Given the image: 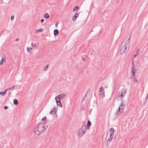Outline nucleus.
<instances>
[{"label":"nucleus","instance_id":"nucleus-1","mask_svg":"<svg viewBox=\"0 0 148 148\" xmlns=\"http://www.w3.org/2000/svg\"><path fill=\"white\" fill-rule=\"evenodd\" d=\"M47 128V126L45 125V123H40L34 129V133L35 134L38 135L41 133L44 132Z\"/></svg>","mask_w":148,"mask_h":148},{"label":"nucleus","instance_id":"nucleus-2","mask_svg":"<svg viewBox=\"0 0 148 148\" xmlns=\"http://www.w3.org/2000/svg\"><path fill=\"white\" fill-rule=\"evenodd\" d=\"M86 126L82 125L78 131V134L79 137H82L86 131Z\"/></svg>","mask_w":148,"mask_h":148},{"label":"nucleus","instance_id":"nucleus-3","mask_svg":"<svg viewBox=\"0 0 148 148\" xmlns=\"http://www.w3.org/2000/svg\"><path fill=\"white\" fill-rule=\"evenodd\" d=\"M127 92V91L126 89H122L120 91L118 95V97L121 98V100H123L122 98L125 96Z\"/></svg>","mask_w":148,"mask_h":148},{"label":"nucleus","instance_id":"nucleus-4","mask_svg":"<svg viewBox=\"0 0 148 148\" xmlns=\"http://www.w3.org/2000/svg\"><path fill=\"white\" fill-rule=\"evenodd\" d=\"M66 96V94L64 93L60 94L57 96H56L55 97V99L56 100H57V99H58L61 100L62 99L64 98Z\"/></svg>","mask_w":148,"mask_h":148},{"label":"nucleus","instance_id":"nucleus-5","mask_svg":"<svg viewBox=\"0 0 148 148\" xmlns=\"http://www.w3.org/2000/svg\"><path fill=\"white\" fill-rule=\"evenodd\" d=\"M127 46L126 45H123L121 48L120 52V54L122 55L126 51Z\"/></svg>","mask_w":148,"mask_h":148},{"label":"nucleus","instance_id":"nucleus-6","mask_svg":"<svg viewBox=\"0 0 148 148\" xmlns=\"http://www.w3.org/2000/svg\"><path fill=\"white\" fill-rule=\"evenodd\" d=\"M1 60L0 62V65H2L3 63L5 62L6 61V56L4 54H2V56L1 57Z\"/></svg>","mask_w":148,"mask_h":148},{"label":"nucleus","instance_id":"nucleus-7","mask_svg":"<svg viewBox=\"0 0 148 148\" xmlns=\"http://www.w3.org/2000/svg\"><path fill=\"white\" fill-rule=\"evenodd\" d=\"M57 105L58 106H60L61 107H62V105L60 102V99H57V100H56Z\"/></svg>","mask_w":148,"mask_h":148},{"label":"nucleus","instance_id":"nucleus-8","mask_svg":"<svg viewBox=\"0 0 148 148\" xmlns=\"http://www.w3.org/2000/svg\"><path fill=\"white\" fill-rule=\"evenodd\" d=\"M100 92L99 94L100 95H102L104 93V89L103 87H101L99 89Z\"/></svg>","mask_w":148,"mask_h":148},{"label":"nucleus","instance_id":"nucleus-9","mask_svg":"<svg viewBox=\"0 0 148 148\" xmlns=\"http://www.w3.org/2000/svg\"><path fill=\"white\" fill-rule=\"evenodd\" d=\"M17 87L16 86H13L12 87L9 88L7 89L8 90H14L17 89Z\"/></svg>","mask_w":148,"mask_h":148},{"label":"nucleus","instance_id":"nucleus-10","mask_svg":"<svg viewBox=\"0 0 148 148\" xmlns=\"http://www.w3.org/2000/svg\"><path fill=\"white\" fill-rule=\"evenodd\" d=\"M78 14L76 13V12L75 13V15L73 16L72 18V20L73 21H74L78 17V16H77V15H78Z\"/></svg>","mask_w":148,"mask_h":148},{"label":"nucleus","instance_id":"nucleus-11","mask_svg":"<svg viewBox=\"0 0 148 148\" xmlns=\"http://www.w3.org/2000/svg\"><path fill=\"white\" fill-rule=\"evenodd\" d=\"M125 106H120L118 109L117 110V112H120V110H121V109L122 110H123L124 109V108H125Z\"/></svg>","mask_w":148,"mask_h":148},{"label":"nucleus","instance_id":"nucleus-12","mask_svg":"<svg viewBox=\"0 0 148 148\" xmlns=\"http://www.w3.org/2000/svg\"><path fill=\"white\" fill-rule=\"evenodd\" d=\"M91 123L90 121H88L87 122V126L86 127V129H88L89 127L91 125Z\"/></svg>","mask_w":148,"mask_h":148},{"label":"nucleus","instance_id":"nucleus-13","mask_svg":"<svg viewBox=\"0 0 148 148\" xmlns=\"http://www.w3.org/2000/svg\"><path fill=\"white\" fill-rule=\"evenodd\" d=\"M131 37L130 36L129 38H128L127 40H126L125 43V44L124 45H126L127 46V45L129 44V41Z\"/></svg>","mask_w":148,"mask_h":148},{"label":"nucleus","instance_id":"nucleus-14","mask_svg":"<svg viewBox=\"0 0 148 148\" xmlns=\"http://www.w3.org/2000/svg\"><path fill=\"white\" fill-rule=\"evenodd\" d=\"M59 34V31L57 29H55L54 31V35L56 36L57 35Z\"/></svg>","mask_w":148,"mask_h":148},{"label":"nucleus","instance_id":"nucleus-15","mask_svg":"<svg viewBox=\"0 0 148 148\" xmlns=\"http://www.w3.org/2000/svg\"><path fill=\"white\" fill-rule=\"evenodd\" d=\"M39 44L38 43H36L34 45V47L35 49H38Z\"/></svg>","mask_w":148,"mask_h":148},{"label":"nucleus","instance_id":"nucleus-16","mask_svg":"<svg viewBox=\"0 0 148 148\" xmlns=\"http://www.w3.org/2000/svg\"><path fill=\"white\" fill-rule=\"evenodd\" d=\"M14 104L15 105H17L18 104V101L16 99H14L13 100Z\"/></svg>","mask_w":148,"mask_h":148},{"label":"nucleus","instance_id":"nucleus-17","mask_svg":"<svg viewBox=\"0 0 148 148\" xmlns=\"http://www.w3.org/2000/svg\"><path fill=\"white\" fill-rule=\"evenodd\" d=\"M44 17L46 18H49V14L47 13H45L43 16Z\"/></svg>","mask_w":148,"mask_h":148},{"label":"nucleus","instance_id":"nucleus-18","mask_svg":"<svg viewBox=\"0 0 148 148\" xmlns=\"http://www.w3.org/2000/svg\"><path fill=\"white\" fill-rule=\"evenodd\" d=\"M8 90V89H6L3 92H2V91H1L0 92V94L1 95H2L4 96L6 92Z\"/></svg>","mask_w":148,"mask_h":148},{"label":"nucleus","instance_id":"nucleus-19","mask_svg":"<svg viewBox=\"0 0 148 148\" xmlns=\"http://www.w3.org/2000/svg\"><path fill=\"white\" fill-rule=\"evenodd\" d=\"M140 49H138L137 50L136 53L134 56V58L138 56L139 55V51H140Z\"/></svg>","mask_w":148,"mask_h":148},{"label":"nucleus","instance_id":"nucleus-20","mask_svg":"<svg viewBox=\"0 0 148 148\" xmlns=\"http://www.w3.org/2000/svg\"><path fill=\"white\" fill-rule=\"evenodd\" d=\"M58 109V107H54L53 108V111L54 112L53 114H55V113H56Z\"/></svg>","mask_w":148,"mask_h":148},{"label":"nucleus","instance_id":"nucleus-21","mask_svg":"<svg viewBox=\"0 0 148 148\" xmlns=\"http://www.w3.org/2000/svg\"><path fill=\"white\" fill-rule=\"evenodd\" d=\"M49 65H47L46 66L44 67L43 69V71H46L49 67Z\"/></svg>","mask_w":148,"mask_h":148},{"label":"nucleus","instance_id":"nucleus-22","mask_svg":"<svg viewBox=\"0 0 148 148\" xmlns=\"http://www.w3.org/2000/svg\"><path fill=\"white\" fill-rule=\"evenodd\" d=\"M79 8V7L78 6H77L73 9V11H74L76 10H77Z\"/></svg>","mask_w":148,"mask_h":148},{"label":"nucleus","instance_id":"nucleus-23","mask_svg":"<svg viewBox=\"0 0 148 148\" xmlns=\"http://www.w3.org/2000/svg\"><path fill=\"white\" fill-rule=\"evenodd\" d=\"M32 49V48H29V47L27 48V51L29 53H30L31 52Z\"/></svg>","mask_w":148,"mask_h":148},{"label":"nucleus","instance_id":"nucleus-24","mask_svg":"<svg viewBox=\"0 0 148 148\" xmlns=\"http://www.w3.org/2000/svg\"><path fill=\"white\" fill-rule=\"evenodd\" d=\"M114 134L113 133H111L110 134V138L113 139L114 136Z\"/></svg>","mask_w":148,"mask_h":148},{"label":"nucleus","instance_id":"nucleus-25","mask_svg":"<svg viewBox=\"0 0 148 148\" xmlns=\"http://www.w3.org/2000/svg\"><path fill=\"white\" fill-rule=\"evenodd\" d=\"M132 79L133 81L134 82H136V83L137 82V80L135 76L134 77L132 78Z\"/></svg>","mask_w":148,"mask_h":148},{"label":"nucleus","instance_id":"nucleus-26","mask_svg":"<svg viewBox=\"0 0 148 148\" xmlns=\"http://www.w3.org/2000/svg\"><path fill=\"white\" fill-rule=\"evenodd\" d=\"M126 105V103L123 101V100L122 102H121V106H125Z\"/></svg>","mask_w":148,"mask_h":148},{"label":"nucleus","instance_id":"nucleus-27","mask_svg":"<svg viewBox=\"0 0 148 148\" xmlns=\"http://www.w3.org/2000/svg\"><path fill=\"white\" fill-rule=\"evenodd\" d=\"M110 131L112 133H113L114 131V130L113 128H112L110 129Z\"/></svg>","mask_w":148,"mask_h":148},{"label":"nucleus","instance_id":"nucleus-28","mask_svg":"<svg viewBox=\"0 0 148 148\" xmlns=\"http://www.w3.org/2000/svg\"><path fill=\"white\" fill-rule=\"evenodd\" d=\"M109 141H108V140H107L106 142V145L107 146H108L110 145V143H109Z\"/></svg>","mask_w":148,"mask_h":148},{"label":"nucleus","instance_id":"nucleus-29","mask_svg":"<svg viewBox=\"0 0 148 148\" xmlns=\"http://www.w3.org/2000/svg\"><path fill=\"white\" fill-rule=\"evenodd\" d=\"M135 71L134 70H133V71H132V72L133 73V77H134L135 76V71Z\"/></svg>","mask_w":148,"mask_h":148},{"label":"nucleus","instance_id":"nucleus-30","mask_svg":"<svg viewBox=\"0 0 148 148\" xmlns=\"http://www.w3.org/2000/svg\"><path fill=\"white\" fill-rule=\"evenodd\" d=\"M46 117L45 116L42 118V120L43 121H45L46 120Z\"/></svg>","mask_w":148,"mask_h":148},{"label":"nucleus","instance_id":"nucleus-31","mask_svg":"<svg viewBox=\"0 0 148 148\" xmlns=\"http://www.w3.org/2000/svg\"><path fill=\"white\" fill-rule=\"evenodd\" d=\"M112 138H110L109 139H108L107 140L108 141L110 142L112 141Z\"/></svg>","mask_w":148,"mask_h":148},{"label":"nucleus","instance_id":"nucleus-32","mask_svg":"<svg viewBox=\"0 0 148 148\" xmlns=\"http://www.w3.org/2000/svg\"><path fill=\"white\" fill-rule=\"evenodd\" d=\"M134 70L136 71L135 66H132V71Z\"/></svg>","mask_w":148,"mask_h":148},{"label":"nucleus","instance_id":"nucleus-33","mask_svg":"<svg viewBox=\"0 0 148 148\" xmlns=\"http://www.w3.org/2000/svg\"><path fill=\"white\" fill-rule=\"evenodd\" d=\"M14 18V16L13 15H12L11 17V20H13Z\"/></svg>","mask_w":148,"mask_h":148},{"label":"nucleus","instance_id":"nucleus-34","mask_svg":"<svg viewBox=\"0 0 148 148\" xmlns=\"http://www.w3.org/2000/svg\"><path fill=\"white\" fill-rule=\"evenodd\" d=\"M53 111L52 110H51L49 112L50 114H51V115H53Z\"/></svg>","mask_w":148,"mask_h":148},{"label":"nucleus","instance_id":"nucleus-35","mask_svg":"<svg viewBox=\"0 0 148 148\" xmlns=\"http://www.w3.org/2000/svg\"><path fill=\"white\" fill-rule=\"evenodd\" d=\"M42 29H40L38 30V31L39 32H42Z\"/></svg>","mask_w":148,"mask_h":148},{"label":"nucleus","instance_id":"nucleus-36","mask_svg":"<svg viewBox=\"0 0 148 148\" xmlns=\"http://www.w3.org/2000/svg\"><path fill=\"white\" fill-rule=\"evenodd\" d=\"M4 108L5 110H6L8 108V107L7 106H5L4 107Z\"/></svg>","mask_w":148,"mask_h":148},{"label":"nucleus","instance_id":"nucleus-37","mask_svg":"<svg viewBox=\"0 0 148 148\" xmlns=\"http://www.w3.org/2000/svg\"><path fill=\"white\" fill-rule=\"evenodd\" d=\"M132 66H134V64L133 61H132Z\"/></svg>","mask_w":148,"mask_h":148},{"label":"nucleus","instance_id":"nucleus-38","mask_svg":"<svg viewBox=\"0 0 148 148\" xmlns=\"http://www.w3.org/2000/svg\"><path fill=\"white\" fill-rule=\"evenodd\" d=\"M148 98V94L147 95L145 100H147Z\"/></svg>","mask_w":148,"mask_h":148},{"label":"nucleus","instance_id":"nucleus-39","mask_svg":"<svg viewBox=\"0 0 148 148\" xmlns=\"http://www.w3.org/2000/svg\"><path fill=\"white\" fill-rule=\"evenodd\" d=\"M44 21V19H42L41 20V22H42V23Z\"/></svg>","mask_w":148,"mask_h":148},{"label":"nucleus","instance_id":"nucleus-40","mask_svg":"<svg viewBox=\"0 0 148 148\" xmlns=\"http://www.w3.org/2000/svg\"><path fill=\"white\" fill-rule=\"evenodd\" d=\"M19 39L18 38H17L16 39V41H18L19 40Z\"/></svg>","mask_w":148,"mask_h":148},{"label":"nucleus","instance_id":"nucleus-41","mask_svg":"<svg viewBox=\"0 0 148 148\" xmlns=\"http://www.w3.org/2000/svg\"><path fill=\"white\" fill-rule=\"evenodd\" d=\"M55 25L56 27H58V24L57 23H56Z\"/></svg>","mask_w":148,"mask_h":148},{"label":"nucleus","instance_id":"nucleus-42","mask_svg":"<svg viewBox=\"0 0 148 148\" xmlns=\"http://www.w3.org/2000/svg\"><path fill=\"white\" fill-rule=\"evenodd\" d=\"M82 59L84 61H85V58H82Z\"/></svg>","mask_w":148,"mask_h":148},{"label":"nucleus","instance_id":"nucleus-43","mask_svg":"<svg viewBox=\"0 0 148 148\" xmlns=\"http://www.w3.org/2000/svg\"><path fill=\"white\" fill-rule=\"evenodd\" d=\"M31 45H32V46H33V42H32V43Z\"/></svg>","mask_w":148,"mask_h":148},{"label":"nucleus","instance_id":"nucleus-44","mask_svg":"<svg viewBox=\"0 0 148 148\" xmlns=\"http://www.w3.org/2000/svg\"><path fill=\"white\" fill-rule=\"evenodd\" d=\"M86 96V95H85V96H84V97L83 98V99H84V98L85 96Z\"/></svg>","mask_w":148,"mask_h":148},{"label":"nucleus","instance_id":"nucleus-45","mask_svg":"<svg viewBox=\"0 0 148 148\" xmlns=\"http://www.w3.org/2000/svg\"><path fill=\"white\" fill-rule=\"evenodd\" d=\"M11 94V92L9 93V94L10 95V94Z\"/></svg>","mask_w":148,"mask_h":148}]
</instances>
